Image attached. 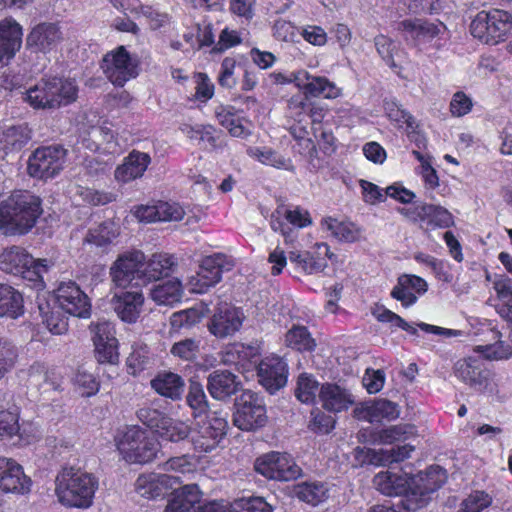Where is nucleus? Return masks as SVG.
<instances>
[{
    "instance_id": "obj_1",
    "label": "nucleus",
    "mask_w": 512,
    "mask_h": 512,
    "mask_svg": "<svg viewBox=\"0 0 512 512\" xmlns=\"http://www.w3.org/2000/svg\"><path fill=\"white\" fill-rule=\"evenodd\" d=\"M445 481L446 471L436 466L414 477H408L402 472L381 471L375 475L373 484L384 495H403L400 501L403 508L416 511L428 503L430 495Z\"/></svg>"
},
{
    "instance_id": "obj_2",
    "label": "nucleus",
    "mask_w": 512,
    "mask_h": 512,
    "mask_svg": "<svg viewBox=\"0 0 512 512\" xmlns=\"http://www.w3.org/2000/svg\"><path fill=\"white\" fill-rule=\"evenodd\" d=\"M41 199L28 191H15L0 202V231L6 236L29 233L42 214Z\"/></svg>"
},
{
    "instance_id": "obj_3",
    "label": "nucleus",
    "mask_w": 512,
    "mask_h": 512,
    "mask_svg": "<svg viewBox=\"0 0 512 512\" xmlns=\"http://www.w3.org/2000/svg\"><path fill=\"white\" fill-rule=\"evenodd\" d=\"M51 266V260L35 258L21 245H10L0 249V272L19 278L37 290L45 288L44 275L49 272Z\"/></svg>"
},
{
    "instance_id": "obj_4",
    "label": "nucleus",
    "mask_w": 512,
    "mask_h": 512,
    "mask_svg": "<svg viewBox=\"0 0 512 512\" xmlns=\"http://www.w3.org/2000/svg\"><path fill=\"white\" fill-rule=\"evenodd\" d=\"M98 479L91 473L64 469L55 480V495L68 508L88 509L93 505Z\"/></svg>"
},
{
    "instance_id": "obj_5",
    "label": "nucleus",
    "mask_w": 512,
    "mask_h": 512,
    "mask_svg": "<svg viewBox=\"0 0 512 512\" xmlns=\"http://www.w3.org/2000/svg\"><path fill=\"white\" fill-rule=\"evenodd\" d=\"M115 445L122 459L130 464L151 462L159 450L158 441L138 426H130L115 436Z\"/></svg>"
},
{
    "instance_id": "obj_6",
    "label": "nucleus",
    "mask_w": 512,
    "mask_h": 512,
    "mask_svg": "<svg viewBox=\"0 0 512 512\" xmlns=\"http://www.w3.org/2000/svg\"><path fill=\"white\" fill-rule=\"evenodd\" d=\"M470 32L485 44L503 42L512 34V14L501 9L482 10L472 19Z\"/></svg>"
},
{
    "instance_id": "obj_7",
    "label": "nucleus",
    "mask_w": 512,
    "mask_h": 512,
    "mask_svg": "<svg viewBox=\"0 0 512 512\" xmlns=\"http://www.w3.org/2000/svg\"><path fill=\"white\" fill-rule=\"evenodd\" d=\"M454 375L473 390L489 396H499V379L487 368L480 356L459 359L454 364Z\"/></svg>"
},
{
    "instance_id": "obj_8",
    "label": "nucleus",
    "mask_w": 512,
    "mask_h": 512,
    "mask_svg": "<svg viewBox=\"0 0 512 512\" xmlns=\"http://www.w3.org/2000/svg\"><path fill=\"white\" fill-rule=\"evenodd\" d=\"M267 422L266 407L262 398L250 391H243L236 399L233 423L243 431L263 427Z\"/></svg>"
},
{
    "instance_id": "obj_9",
    "label": "nucleus",
    "mask_w": 512,
    "mask_h": 512,
    "mask_svg": "<svg viewBox=\"0 0 512 512\" xmlns=\"http://www.w3.org/2000/svg\"><path fill=\"white\" fill-rule=\"evenodd\" d=\"M232 266V260L224 254L207 256L202 260L197 273L188 278L186 286L192 293H206L221 281L223 271L230 270Z\"/></svg>"
},
{
    "instance_id": "obj_10",
    "label": "nucleus",
    "mask_w": 512,
    "mask_h": 512,
    "mask_svg": "<svg viewBox=\"0 0 512 512\" xmlns=\"http://www.w3.org/2000/svg\"><path fill=\"white\" fill-rule=\"evenodd\" d=\"M144 253L140 250L126 251L120 254L110 268V276L118 288L145 285L142 277Z\"/></svg>"
},
{
    "instance_id": "obj_11",
    "label": "nucleus",
    "mask_w": 512,
    "mask_h": 512,
    "mask_svg": "<svg viewBox=\"0 0 512 512\" xmlns=\"http://www.w3.org/2000/svg\"><path fill=\"white\" fill-rule=\"evenodd\" d=\"M101 68L108 80L115 86L123 87L138 75V60L124 46L105 54Z\"/></svg>"
},
{
    "instance_id": "obj_12",
    "label": "nucleus",
    "mask_w": 512,
    "mask_h": 512,
    "mask_svg": "<svg viewBox=\"0 0 512 512\" xmlns=\"http://www.w3.org/2000/svg\"><path fill=\"white\" fill-rule=\"evenodd\" d=\"M66 150L61 146L37 148L28 159V174L36 179L48 180L64 168Z\"/></svg>"
},
{
    "instance_id": "obj_13",
    "label": "nucleus",
    "mask_w": 512,
    "mask_h": 512,
    "mask_svg": "<svg viewBox=\"0 0 512 512\" xmlns=\"http://www.w3.org/2000/svg\"><path fill=\"white\" fill-rule=\"evenodd\" d=\"M397 29L407 41L419 48L430 45L435 48L441 46L446 27L442 22H430L428 20L414 18L406 19L398 23Z\"/></svg>"
},
{
    "instance_id": "obj_14",
    "label": "nucleus",
    "mask_w": 512,
    "mask_h": 512,
    "mask_svg": "<svg viewBox=\"0 0 512 512\" xmlns=\"http://www.w3.org/2000/svg\"><path fill=\"white\" fill-rule=\"evenodd\" d=\"M255 470L268 479L278 481L295 480L302 474V469L290 454L278 451L259 457L255 462Z\"/></svg>"
},
{
    "instance_id": "obj_15",
    "label": "nucleus",
    "mask_w": 512,
    "mask_h": 512,
    "mask_svg": "<svg viewBox=\"0 0 512 512\" xmlns=\"http://www.w3.org/2000/svg\"><path fill=\"white\" fill-rule=\"evenodd\" d=\"M227 426L226 418L217 413L209 415L205 421L197 422L189 433L193 449L198 453L213 451L225 436Z\"/></svg>"
},
{
    "instance_id": "obj_16",
    "label": "nucleus",
    "mask_w": 512,
    "mask_h": 512,
    "mask_svg": "<svg viewBox=\"0 0 512 512\" xmlns=\"http://www.w3.org/2000/svg\"><path fill=\"white\" fill-rule=\"evenodd\" d=\"M57 306L64 312L79 318H87L91 304L87 295L74 282H63L54 293Z\"/></svg>"
},
{
    "instance_id": "obj_17",
    "label": "nucleus",
    "mask_w": 512,
    "mask_h": 512,
    "mask_svg": "<svg viewBox=\"0 0 512 512\" xmlns=\"http://www.w3.org/2000/svg\"><path fill=\"white\" fill-rule=\"evenodd\" d=\"M95 346V354L98 362L114 364L118 361V340L115 337V329L108 321H97L90 324Z\"/></svg>"
},
{
    "instance_id": "obj_18",
    "label": "nucleus",
    "mask_w": 512,
    "mask_h": 512,
    "mask_svg": "<svg viewBox=\"0 0 512 512\" xmlns=\"http://www.w3.org/2000/svg\"><path fill=\"white\" fill-rule=\"evenodd\" d=\"M244 319L245 315L240 308L224 303L215 309L207 324V328L210 334L216 338L223 339L238 332Z\"/></svg>"
},
{
    "instance_id": "obj_19",
    "label": "nucleus",
    "mask_w": 512,
    "mask_h": 512,
    "mask_svg": "<svg viewBox=\"0 0 512 512\" xmlns=\"http://www.w3.org/2000/svg\"><path fill=\"white\" fill-rule=\"evenodd\" d=\"M32 481L23 467L14 459L0 456V491L25 495L31 490Z\"/></svg>"
},
{
    "instance_id": "obj_20",
    "label": "nucleus",
    "mask_w": 512,
    "mask_h": 512,
    "mask_svg": "<svg viewBox=\"0 0 512 512\" xmlns=\"http://www.w3.org/2000/svg\"><path fill=\"white\" fill-rule=\"evenodd\" d=\"M331 257L330 248L324 242L316 243L308 251H291L289 253L290 262L295 265L297 270L307 275L323 272Z\"/></svg>"
},
{
    "instance_id": "obj_21",
    "label": "nucleus",
    "mask_w": 512,
    "mask_h": 512,
    "mask_svg": "<svg viewBox=\"0 0 512 512\" xmlns=\"http://www.w3.org/2000/svg\"><path fill=\"white\" fill-rule=\"evenodd\" d=\"M257 375L260 384L270 393H273L287 383V363L278 356H267L258 364Z\"/></svg>"
},
{
    "instance_id": "obj_22",
    "label": "nucleus",
    "mask_w": 512,
    "mask_h": 512,
    "mask_svg": "<svg viewBox=\"0 0 512 512\" xmlns=\"http://www.w3.org/2000/svg\"><path fill=\"white\" fill-rule=\"evenodd\" d=\"M428 284L423 278L412 275L403 274L398 277L397 284L391 290V297L399 301L403 307L408 308L414 305L418 296L426 293Z\"/></svg>"
},
{
    "instance_id": "obj_23",
    "label": "nucleus",
    "mask_w": 512,
    "mask_h": 512,
    "mask_svg": "<svg viewBox=\"0 0 512 512\" xmlns=\"http://www.w3.org/2000/svg\"><path fill=\"white\" fill-rule=\"evenodd\" d=\"M176 483V478L167 474L144 473L135 482V491L146 499L163 497Z\"/></svg>"
},
{
    "instance_id": "obj_24",
    "label": "nucleus",
    "mask_w": 512,
    "mask_h": 512,
    "mask_svg": "<svg viewBox=\"0 0 512 512\" xmlns=\"http://www.w3.org/2000/svg\"><path fill=\"white\" fill-rule=\"evenodd\" d=\"M296 80L297 88L306 95L322 96L327 99H335L341 95V89L335 83L326 77L313 76L306 70L301 69L300 74L296 76Z\"/></svg>"
},
{
    "instance_id": "obj_25",
    "label": "nucleus",
    "mask_w": 512,
    "mask_h": 512,
    "mask_svg": "<svg viewBox=\"0 0 512 512\" xmlns=\"http://www.w3.org/2000/svg\"><path fill=\"white\" fill-rule=\"evenodd\" d=\"M151 163L148 153L137 150L131 151L114 172L115 180L119 183H129L141 178Z\"/></svg>"
},
{
    "instance_id": "obj_26",
    "label": "nucleus",
    "mask_w": 512,
    "mask_h": 512,
    "mask_svg": "<svg viewBox=\"0 0 512 512\" xmlns=\"http://www.w3.org/2000/svg\"><path fill=\"white\" fill-rule=\"evenodd\" d=\"M111 303L117 316L122 321L135 323L141 314L144 296L141 291L116 293L112 297Z\"/></svg>"
},
{
    "instance_id": "obj_27",
    "label": "nucleus",
    "mask_w": 512,
    "mask_h": 512,
    "mask_svg": "<svg viewBox=\"0 0 512 512\" xmlns=\"http://www.w3.org/2000/svg\"><path fill=\"white\" fill-rule=\"evenodd\" d=\"M319 401L325 410L340 413L354 404V396L336 383H324L320 388Z\"/></svg>"
},
{
    "instance_id": "obj_28",
    "label": "nucleus",
    "mask_w": 512,
    "mask_h": 512,
    "mask_svg": "<svg viewBox=\"0 0 512 512\" xmlns=\"http://www.w3.org/2000/svg\"><path fill=\"white\" fill-rule=\"evenodd\" d=\"M22 27L13 19L0 22V64L11 60L22 44Z\"/></svg>"
},
{
    "instance_id": "obj_29",
    "label": "nucleus",
    "mask_w": 512,
    "mask_h": 512,
    "mask_svg": "<svg viewBox=\"0 0 512 512\" xmlns=\"http://www.w3.org/2000/svg\"><path fill=\"white\" fill-rule=\"evenodd\" d=\"M142 277L144 284L169 276L177 266V259L168 253H154L147 260L144 257Z\"/></svg>"
},
{
    "instance_id": "obj_30",
    "label": "nucleus",
    "mask_w": 512,
    "mask_h": 512,
    "mask_svg": "<svg viewBox=\"0 0 512 512\" xmlns=\"http://www.w3.org/2000/svg\"><path fill=\"white\" fill-rule=\"evenodd\" d=\"M414 221H419L426 229L447 228L453 224L451 213L441 207L432 204H423L415 207L412 212Z\"/></svg>"
},
{
    "instance_id": "obj_31",
    "label": "nucleus",
    "mask_w": 512,
    "mask_h": 512,
    "mask_svg": "<svg viewBox=\"0 0 512 512\" xmlns=\"http://www.w3.org/2000/svg\"><path fill=\"white\" fill-rule=\"evenodd\" d=\"M62 39V32L57 24L41 23L29 33L27 44L42 52H47L55 48Z\"/></svg>"
},
{
    "instance_id": "obj_32",
    "label": "nucleus",
    "mask_w": 512,
    "mask_h": 512,
    "mask_svg": "<svg viewBox=\"0 0 512 512\" xmlns=\"http://www.w3.org/2000/svg\"><path fill=\"white\" fill-rule=\"evenodd\" d=\"M202 492L197 484H187L174 490L163 512H192L201 502Z\"/></svg>"
},
{
    "instance_id": "obj_33",
    "label": "nucleus",
    "mask_w": 512,
    "mask_h": 512,
    "mask_svg": "<svg viewBox=\"0 0 512 512\" xmlns=\"http://www.w3.org/2000/svg\"><path fill=\"white\" fill-rule=\"evenodd\" d=\"M240 388L237 376L227 370H217L208 377L207 389L217 400H224L235 394Z\"/></svg>"
},
{
    "instance_id": "obj_34",
    "label": "nucleus",
    "mask_w": 512,
    "mask_h": 512,
    "mask_svg": "<svg viewBox=\"0 0 512 512\" xmlns=\"http://www.w3.org/2000/svg\"><path fill=\"white\" fill-rule=\"evenodd\" d=\"M413 447L410 445L398 446L390 450H374L367 448H357L358 455H364L363 461H368L373 465H386L394 462H401L410 457Z\"/></svg>"
},
{
    "instance_id": "obj_35",
    "label": "nucleus",
    "mask_w": 512,
    "mask_h": 512,
    "mask_svg": "<svg viewBox=\"0 0 512 512\" xmlns=\"http://www.w3.org/2000/svg\"><path fill=\"white\" fill-rule=\"evenodd\" d=\"M293 492L300 501L311 506H318L330 497L329 484L317 480L298 483Z\"/></svg>"
},
{
    "instance_id": "obj_36",
    "label": "nucleus",
    "mask_w": 512,
    "mask_h": 512,
    "mask_svg": "<svg viewBox=\"0 0 512 512\" xmlns=\"http://www.w3.org/2000/svg\"><path fill=\"white\" fill-rule=\"evenodd\" d=\"M30 130L27 125L0 126V151L5 154L22 149L30 140Z\"/></svg>"
},
{
    "instance_id": "obj_37",
    "label": "nucleus",
    "mask_w": 512,
    "mask_h": 512,
    "mask_svg": "<svg viewBox=\"0 0 512 512\" xmlns=\"http://www.w3.org/2000/svg\"><path fill=\"white\" fill-rule=\"evenodd\" d=\"M23 314L22 293L7 283H0V317L17 319Z\"/></svg>"
},
{
    "instance_id": "obj_38",
    "label": "nucleus",
    "mask_w": 512,
    "mask_h": 512,
    "mask_svg": "<svg viewBox=\"0 0 512 512\" xmlns=\"http://www.w3.org/2000/svg\"><path fill=\"white\" fill-rule=\"evenodd\" d=\"M25 101L34 109L54 110L55 99L50 77L42 78L26 91Z\"/></svg>"
},
{
    "instance_id": "obj_39",
    "label": "nucleus",
    "mask_w": 512,
    "mask_h": 512,
    "mask_svg": "<svg viewBox=\"0 0 512 512\" xmlns=\"http://www.w3.org/2000/svg\"><path fill=\"white\" fill-rule=\"evenodd\" d=\"M184 380L181 376L172 372L159 373L151 380V387L166 398L179 400L184 391Z\"/></svg>"
},
{
    "instance_id": "obj_40",
    "label": "nucleus",
    "mask_w": 512,
    "mask_h": 512,
    "mask_svg": "<svg viewBox=\"0 0 512 512\" xmlns=\"http://www.w3.org/2000/svg\"><path fill=\"white\" fill-rule=\"evenodd\" d=\"M183 285L177 278L154 286L150 291L151 299L158 305L173 306L181 301Z\"/></svg>"
},
{
    "instance_id": "obj_41",
    "label": "nucleus",
    "mask_w": 512,
    "mask_h": 512,
    "mask_svg": "<svg viewBox=\"0 0 512 512\" xmlns=\"http://www.w3.org/2000/svg\"><path fill=\"white\" fill-rule=\"evenodd\" d=\"M55 109L74 103L78 98L79 88L74 79L50 77Z\"/></svg>"
},
{
    "instance_id": "obj_42",
    "label": "nucleus",
    "mask_w": 512,
    "mask_h": 512,
    "mask_svg": "<svg viewBox=\"0 0 512 512\" xmlns=\"http://www.w3.org/2000/svg\"><path fill=\"white\" fill-rule=\"evenodd\" d=\"M321 227L339 241L354 242L360 237L359 228L352 222L340 221L338 219L327 217L322 219Z\"/></svg>"
},
{
    "instance_id": "obj_43",
    "label": "nucleus",
    "mask_w": 512,
    "mask_h": 512,
    "mask_svg": "<svg viewBox=\"0 0 512 512\" xmlns=\"http://www.w3.org/2000/svg\"><path fill=\"white\" fill-rule=\"evenodd\" d=\"M383 107L387 117L394 122L397 127L405 129L407 133L416 131L418 124L415 118L408 111L403 109L395 99H386Z\"/></svg>"
},
{
    "instance_id": "obj_44",
    "label": "nucleus",
    "mask_w": 512,
    "mask_h": 512,
    "mask_svg": "<svg viewBox=\"0 0 512 512\" xmlns=\"http://www.w3.org/2000/svg\"><path fill=\"white\" fill-rule=\"evenodd\" d=\"M321 385L317 379L309 373H301L298 376L295 396L305 404H315L317 397L319 398Z\"/></svg>"
},
{
    "instance_id": "obj_45",
    "label": "nucleus",
    "mask_w": 512,
    "mask_h": 512,
    "mask_svg": "<svg viewBox=\"0 0 512 512\" xmlns=\"http://www.w3.org/2000/svg\"><path fill=\"white\" fill-rule=\"evenodd\" d=\"M118 235L119 227L112 221H105L89 229L85 242L97 247H105L110 245Z\"/></svg>"
},
{
    "instance_id": "obj_46",
    "label": "nucleus",
    "mask_w": 512,
    "mask_h": 512,
    "mask_svg": "<svg viewBox=\"0 0 512 512\" xmlns=\"http://www.w3.org/2000/svg\"><path fill=\"white\" fill-rule=\"evenodd\" d=\"M247 154L260 163L277 169L291 170L293 167L290 159H286L281 154L268 147H249Z\"/></svg>"
},
{
    "instance_id": "obj_47",
    "label": "nucleus",
    "mask_w": 512,
    "mask_h": 512,
    "mask_svg": "<svg viewBox=\"0 0 512 512\" xmlns=\"http://www.w3.org/2000/svg\"><path fill=\"white\" fill-rule=\"evenodd\" d=\"M20 412L18 407L0 405V440H11L19 431Z\"/></svg>"
},
{
    "instance_id": "obj_48",
    "label": "nucleus",
    "mask_w": 512,
    "mask_h": 512,
    "mask_svg": "<svg viewBox=\"0 0 512 512\" xmlns=\"http://www.w3.org/2000/svg\"><path fill=\"white\" fill-rule=\"evenodd\" d=\"M179 129L192 141L203 143L210 148L216 147L215 129L211 125L182 123Z\"/></svg>"
},
{
    "instance_id": "obj_49",
    "label": "nucleus",
    "mask_w": 512,
    "mask_h": 512,
    "mask_svg": "<svg viewBox=\"0 0 512 512\" xmlns=\"http://www.w3.org/2000/svg\"><path fill=\"white\" fill-rule=\"evenodd\" d=\"M189 426L179 419H173L166 416L164 422L157 429V434L160 438L170 442H179L189 436Z\"/></svg>"
},
{
    "instance_id": "obj_50",
    "label": "nucleus",
    "mask_w": 512,
    "mask_h": 512,
    "mask_svg": "<svg viewBox=\"0 0 512 512\" xmlns=\"http://www.w3.org/2000/svg\"><path fill=\"white\" fill-rule=\"evenodd\" d=\"M285 341L287 346L298 351H312L316 345L315 340L304 326L292 327L286 333Z\"/></svg>"
},
{
    "instance_id": "obj_51",
    "label": "nucleus",
    "mask_w": 512,
    "mask_h": 512,
    "mask_svg": "<svg viewBox=\"0 0 512 512\" xmlns=\"http://www.w3.org/2000/svg\"><path fill=\"white\" fill-rule=\"evenodd\" d=\"M367 414L370 422H379L381 420H394L399 417L400 412L397 404L386 399H380L367 408Z\"/></svg>"
},
{
    "instance_id": "obj_52",
    "label": "nucleus",
    "mask_w": 512,
    "mask_h": 512,
    "mask_svg": "<svg viewBox=\"0 0 512 512\" xmlns=\"http://www.w3.org/2000/svg\"><path fill=\"white\" fill-rule=\"evenodd\" d=\"M296 123L289 128L291 136L297 142L298 152L302 155L312 154L315 151V144L307 129V123L303 124V118L295 119Z\"/></svg>"
},
{
    "instance_id": "obj_53",
    "label": "nucleus",
    "mask_w": 512,
    "mask_h": 512,
    "mask_svg": "<svg viewBox=\"0 0 512 512\" xmlns=\"http://www.w3.org/2000/svg\"><path fill=\"white\" fill-rule=\"evenodd\" d=\"M186 402L193 411L195 418L200 417L208 411V401L203 386L198 382H191L189 385Z\"/></svg>"
},
{
    "instance_id": "obj_54",
    "label": "nucleus",
    "mask_w": 512,
    "mask_h": 512,
    "mask_svg": "<svg viewBox=\"0 0 512 512\" xmlns=\"http://www.w3.org/2000/svg\"><path fill=\"white\" fill-rule=\"evenodd\" d=\"M151 353L147 345L136 343L132 347V352L127 358V365L130 373L136 375L144 370L150 363Z\"/></svg>"
},
{
    "instance_id": "obj_55",
    "label": "nucleus",
    "mask_w": 512,
    "mask_h": 512,
    "mask_svg": "<svg viewBox=\"0 0 512 512\" xmlns=\"http://www.w3.org/2000/svg\"><path fill=\"white\" fill-rule=\"evenodd\" d=\"M257 348L243 343H234L226 349V361L244 366L245 362H250L257 356Z\"/></svg>"
},
{
    "instance_id": "obj_56",
    "label": "nucleus",
    "mask_w": 512,
    "mask_h": 512,
    "mask_svg": "<svg viewBox=\"0 0 512 512\" xmlns=\"http://www.w3.org/2000/svg\"><path fill=\"white\" fill-rule=\"evenodd\" d=\"M17 359V346L8 339H0V379L15 366Z\"/></svg>"
},
{
    "instance_id": "obj_57",
    "label": "nucleus",
    "mask_w": 512,
    "mask_h": 512,
    "mask_svg": "<svg viewBox=\"0 0 512 512\" xmlns=\"http://www.w3.org/2000/svg\"><path fill=\"white\" fill-rule=\"evenodd\" d=\"M475 351L488 360H506L512 357V347L502 340L493 344L478 345Z\"/></svg>"
},
{
    "instance_id": "obj_58",
    "label": "nucleus",
    "mask_w": 512,
    "mask_h": 512,
    "mask_svg": "<svg viewBox=\"0 0 512 512\" xmlns=\"http://www.w3.org/2000/svg\"><path fill=\"white\" fill-rule=\"evenodd\" d=\"M199 339L186 338L174 343L170 349V353L174 357H178L185 361H191L195 359L200 350Z\"/></svg>"
},
{
    "instance_id": "obj_59",
    "label": "nucleus",
    "mask_w": 512,
    "mask_h": 512,
    "mask_svg": "<svg viewBox=\"0 0 512 512\" xmlns=\"http://www.w3.org/2000/svg\"><path fill=\"white\" fill-rule=\"evenodd\" d=\"M412 154L420 162L419 174L421 175L425 188L428 190L437 188L439 186V177L436 170L431 166L429 157H426L416 150H414Z\"/></svg>"
},
{
    "instance_id": "obj_60",
    "label": "nucleus",
    "mask_w": 512,
    "mask_h": 512,
    "mask_svg": "<svg viewBox=\"0 0 512 512\" xmlns=\"http://www.w3.org/2000/svg\"><path fill=\"white\" fill-rule=\"evenodd\" d=\"M203 314L196 308L175 312L170 318L171 327L175 330L191 328L201 321Z\"/></svg>"
},
{
    "instance_id": "obj_61",
    "label": "nucleus",
    "mask_w": 512,
    "mask_h": 512,
    "mask_svg": "<svg viewBox=\"0 0 512 512\" xmlns=\"http://www.w3.org/2000/svg\"><path fill=\"white\" fill-rule=\"evenodd\" d=\"M165 471L175 472L182 475H190L196 472L197 462L191 455L172 457L163 466Z\"/></svg>"
},
{
    "instance_id": "obj_62",
    "label": "nucleus",
    "mask_w": 512,
    "mask_h": 512,
    "mask_svg": "<svg viewBox=\"0 0 512 512\" xmlns=\"http://www.w3.org/2000/svg\"><path fill=\"white\" fill-rule=\"evenodd\" d=\"M74 384L82 396L90 397L99 391L100 384L92 373L78 369L74 376Z\"/></svg>"
},
{
    "instance_id": "obj_63",
    "label": "nucleus",
    "mask_w": 512,
    "mask_h": 512,
    "mask_svg": "<svg viewBox=\"0 0 512 512\" xmlns=\"http://www.w3.org/2000/svg\"><path fill=\"white\" fill-rule=\"evenodd\" d=\"M492 503L491 496L484 491H474L463 500L460 510L463 512H481Z\"/></svg>"
},
{
    "instance_id": "obj_64",
    "label": "nucleus",
    "mask_w": 512,
    "mask_h": 512,
    "mask_svg": "<svg viewBox=\"0 0 512 512\" xmlns=\"http://www.w3.org/2000/svg\"><path fill=\"white\" fill-rule=\"evenodd\" d=\"M233 509L234 512H272V507L261 497L237 499Z\"/></svg>"
}]
</instances>
